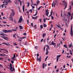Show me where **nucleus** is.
Segmentation results:
<instances>
[{"mask_svg": "<svg viewBox=\"0 0 73 73\" xmlns=\"http://www.w3.org/2000/svg\"><path fill=\"white\" fill-rule=\"evenodd\" d=\"M72 19H73V15H71L70 20H72Z\"/></svg>", "mask_w": 73, "mask_h": 73, "instance_id": "4c0bfd02", "label": "nucleus"}, {"mask_svg": "<svg viewBox=\"0 0 73 73\" xmlns=\"http://www.w3.org/2000/svg\"><path fill=\"white\" fill-rule=\"evenodd\" d=\"M26 38V37H23L22 38H20L22 40V38Z\"/></svg>", "mask_w": 73, "mask_h": 73, "instance_id": "49530a36", "label": "nucleus"}, {"mask_svg": "<svg viewBox=\"0 0 73 73\" xmlns=\"http://www.w3.org/2000/svg\"><path fill=\"white\" fill-rule=\"evenodd\" d=\"M36 60L37 61H39V62H40L41 61V56H40L39 58H37Z\"/></svg>", "mask_w": 73, "mask_h": 73, "instance_id": "20e7f679", "label": "nucleus"}, {"mask_svg": "<svg viewBox=\"0 0 73 73\" xmlns=\"http://www.w3.org/2000/svg\"><path fill=\"white\" fill-rule=\"evenodd\" d=\"M40 29H42L43 28V26H42V25H41L40 26Z\"/></svg>", "mask_w": 73, "mask_h": 73, "instance_id": "c85d7f7f", "label": "nucleus"}, {"mask_svg": "<svg viewBox=\"0 0 73 73\" xmlns=\"http://www.w3.org/2000/svg\"><path fill=\"white\" fill-rule=\"evenodd\" d=\"M69 48H70V47H71V48L72 47V44H70V46H69Z\"/></svg>", "mask_w": 73, "mask_h": 73, "instance_id": "13d9d810", "label": "nucleus"}, {"mask_svg": "<svg viewBox=\"0 0 73 73\" xmlns=\"http://www.w3.org/2000/svg\"><path fill=\"white\" fill-rule=\"evenodd\" d=\"M61 56V55H57L56 56V61L57 62H58V58L59 57H60Z\"/></svg>", "mask_w": 73, "mask_h": 73, "instance_id": "423d86ee", "label": "nucleus"}, {"mask_svg": "<svg viewBox=\"0 0 73 73\" xmlns=\"http://www.w3.org/2000/svg\"><path fill=\"white\" fill-rule=\"evenodd\" d=\"M2 34H0V35H1L2 36H6V35H7L6 34H4V33L3 32H2Z\"/></svg>", "mask_w": 73, "mask_h": 73, "instance_id": "2eb2a0df", "label": "nucleus"}, {"mask_svg": "<svg viewBox=\"0 0 73 73\" xmlns=\"http://www.w3.org/2000/svg\"><path fill=\"white\" fill-rule=\"evenodd\" d=\"M23 35H27V33H23Z\"/></svg>", "mask_w": 73, "mask_h": 73, "instance_id": "338daca9", "label": "nucleus"}, {"mask_svg": "<svg viewBox=\"0 0 73 73\" xmlns=\"http://www.w3.org/2000/svg\"><path fill=\"white\" fill-rule=\"evenodd\" d=\"M21 73H25V71H21Z\"/></svg>", "mask_w": 73, "mask_h": 73, "instance_id": "69168bd1", "label": "nucleus"}, {"mask_svg": "<svg viewBox=\"0 0 73 73\" xmlns=\"http://www.w3.org/2000/svg\"><path fill=\"white\" fill-rule=\"evenodd\" d=\"M42 67L43 68V69H44V68H45V63H44L42 65Z\"/></svg>", "mask_w": 73, "mask_h": 73, "instance_id": "a211bd4d", "label": "nucleus"}, {"mask_svg": "<svg viewBox=\"0 0 73 73\" xmlns=\"http://www.w3.org/2000/svg\"><path fill=\"white\" fill-rule=\"evenodd\" d=\"M51 19L52 20H53V19H54V17H53V16H51Z\"/></svg>", "mask_w": 73, "mask_h": 73, "instance_id": "3c124183", "label": "nucleus"}, {"mask_svg": "<svg viewBox=\"0 0 73 73\" xmlns=\"http://www.w3.org/2000/svg\"><path fill=\"white\" fill-rule=\"evenodd\" d=\"M48 11V10L46 9V12L47 13H48L49 14V11Z\"/></svg>", "mask_w": 73, "mask_h": 73, "instance_id": "cd10ccee", "label": "nucleus"}, {"mask_svg": "<svg viewBox=\"0 0 73 73\" xmlns=\"http://www.w3.org/2000/svg\"><path fill=\"white\" fill-rule=\"evenodd\" d=\"M5 51H6V52H7V53H9V52H8V50H7L5 49Z\"/></svg>", "mask_w": 73, "mask_h": 73, "instance_id": "e433bc0d", "label": "nucleus"}, {"mask_svg": "<svg viewBox=\"0 0 73 73\" xmlns=\"http://www.w3.org/2000/svg\"><path fill=\"white\" fill-rule=\"evenodd\" d=\"M12 60L14 61V60H15V58L13 57V58H12Z\"/></svg>", "mask_w": 73, "mask_h": 73, "instance_id": "09e8293b", "label": "nucleus"}, {"mask_svg": "<svg viewBox=\"0 0 73 73\" xmlns=\"http://www.w3.org/2000/svg\"><path fill=\"white\" fill-rule=\"evenodd\" d=\"M16 35H17V34H14L13 36L14 37H15V36H16Z\"/></svg>", "mask_w": 73, "mask_h": 73, "instance_id": "864d4df0", "label": "nucleus"}, {"mask_svg": "<svg viewBox=\"0 0 73 73\" xmlns=\"http://www.w3.org/2000/svg\"><path fill=\"white\" fill-rule=\"evenodd\" d=\"M36 56H37V58L38 57V56H39V54H36Z\"/></svg>", "mask_w": 73, "mask_h": 73, "instance_id": "a18cd8bd", "label": "nucleus"}, {"mask_svg": "<svg viewBox=\"0 0 73 73\" xmlns=\"http://www.w3.org/2000/svg\"><path fill=\"white\" fill-rule=\"evenodd\" d=\"M11 2H12V1L11 0H8V2L9 3H11Z\"/></svg>", "mask_w": 73, "mask_h": 73, "instance_id": "c9c22d12", "label": "nucleus"}, {"mask_svg": "<svg viewBox=\"0 0 73 73\" xmlns=\"http://www.w3.org/2000/svg\"><path fill=\"white\" fill-rule=\"evenodd\" d=\"M48 58V56H47L45 58V61H46V60H47V58Z\"/></svg>", "mask_w": 73, "mask_h": 73, "instance_id": "c756f323", "label": "nucleus"}, {"mask_svg": "<svg viewBox=\"0 0 73 73\" xmlns=\"http://www.w3.org/2000/svg\"><path fill=\"white\" fill-rule=\"evenodd\" d=\"M37 11H36L35 15H33L34 16H36L37 15Z\"/></svg>", "mask_w": 73, "mask_h": 73, "instance_id": "4be33fe9", "label": "nucleus"}, {"mask_svg": "<svg viewBox=\"0 0 73 73\" xmlns=\"http://www.w3.org/2000/svg\"><path fill=\"white\" fill-rule=\"evenodd\" d=\"M64 53V50H62V53Z\"/></svg>", "mask_w": 73, "mask_h": 73, "instance_id": "e2e57ef3", "label": "nucleus"}, {"mask_svg": "<svg viewBox=\"0 0 73 73\" xmlns=\"http://www.w3.org/2000/svg\"><path fill=\"white\" fill-rule=\"evenodd\" d=\"M10 65L9 66V68H10V72H15V68L13 67H12V65L10 63Z\"/></svg>", "mask_w": 73, "mask_h": 73, "instance_id": "f257e3e1", "label": "nucleus"}, {"mask_svg": "<svg viewBox=\"0 0 73 73\" xmlns=\"http://www.w3.org/2000/svg\"><path fill=\"white\" fill-rule=\"evenodd\" d=\"M46 46L47 47V48H46V49H47V50H49V49H50V48H49V46L48 45H47Z\"/></svg>", "mask_w": 73, "mask_h": 73, "instance_id": "f8f14e48", "label": "nucleus"}, {"mask_svg": "<svg viewBox=\"0 0 73 73\" xmlns=\"http://www.w3.org/2000/svg\"><path fill=\"white\" fill-rule=\"evenodd\" d=\"M64 3H65V7L64 8V9L66 8L67 7V3L66 2V1H64Z\"/></svg>", "mask_w": 73, "mask_h": 73, "instance_id": "6e6552de", "label": "nucleus"}, {"mask_svg": "<svg viewBox=\"0 0 73 73\" xmlns=\"http://www.w3.org/2000/svg\"><path fill=\"white\" fill-rule=\"evenodd\" d=\"M11 11L13 12V16H14L15 15V12L14 11V10H13V9H11Z\"/></svg>", "mask_w": 73, "mask_h": 73, "instance_id": "4468645a", "label": "nucleus"}, {"mask_svg": "<svg viewBox=\"0 0 73 73\" xmlns=\"http://www.w3.org/2000/svg\"><path fill=\"white\" fill-rule=\"evenodd\" d=\"M5 49H3L2 48L0 49V50H5Z\"/></svg>", "mask_w": 73, "mask_h": 73, "instance_id": "052dcab7", "label": "nucleus"}, {"mask_svg": "<svg viewBox=\"0 0 73 73\" xmlns=\"http://www.w3.org/2000/svg\"><path fill=\"white\" fill-rule=\"evenodd\" d=\"M13 44L14 45H17V44H16V43H13Z\"/></svg>", "mask_w": 73, "mask_h": 73, "instance_id": "4d7b16f0", "label": "nucleus"}, {"mask_svg": "<svg viewBox=\"0 0 73 73\" xmlns=\"http://www.w3.org/2000/svg\"><path fill=\"white\" fill-rule=\"evenodd\" d=\"M14 22L15 23V24H16V23H17V21H16L15 20H14Z\"/></svg>", "mask_w": 73, "mask_h": 73, "instance_id": "f704fd0d", "label": "nucleus"}, {"mask_svg": "<svg viewBox=\"0 0 73 73\" xmlns=\"http://www.w3.org/2000/svg\"><path fill=\"white\" fill-rule=\"evenodd\" d=\"M42 6L40 7H39V8L38 9V10H39V9H40V8H42Z\"/></svg>", "mask_w": 73, "mask_h": 73, "instance_id": "473e14b6", "label": "nucleus"}, {"mask_svg": "<svg viewBox=\"0 0 73 73\" xmlns=\"http://www.w3.org/2000/svg\"><path fill=\"white\" fill-rule=\"evenodd\" d=\"M31 5V7H32L33 8V9H34V8H35V6H33V5Z\"/></svg>", "mask_w": 73, "mask_h": 73, "instance_id": "c03bdc74", "label": "nucleus"}, {"mask_svg": "<svg viewBox=\"0 0 73 73\" xmlns=\"http://www.w3.org/2000/svg\"><path fill=\"white\" fill-rule=\"evenodd\" d=\"M48 50H47V49H46V55H48V53H49V51H48Z\"/></svg>", "mask_w": 73, "mask_h": 73, "instance_id": "ddd939ff", "label": "nucleus"}, {"mask_svg": "<svg viewBox=\"0 0 73 73\" xmlns=\"http://www.w3.org/2000/svg\"><path fill=\"white\" fill-rule=\"evenodd\" d=\"M13 58H16V56H15V54H14L13 56Z\"/></svg>", "mask_w": 73, "mask_h": 73, "instance_id": "8fccbe9b", "label": "nucleus"}, {"mask_svg": "<svg viewBox=\"0 0 73 73\" xmlns=\"http://www.w3.org/2000/svg\"><path fill=\"white\" fill-rule=\"evenodd\" d=\"M19 27L20 29H23V27L21 26H19Z\"/></svg>", "mask_w": 73, "mask_h": 73, "instance_id": "6ab92c4d", "label": "nucleus"}, {"mask_svg": "<svg viewBox=\"0 0 73 73\" xmlns=\"http://www.w3.org/2000/svg\"><path fill=\"white\" fill-rule=\"evenodd\" d=\"M11 19L12 20V22H13V18L12 17L10 19Z\"/></svg>", "mask_w": 73, "mask_h": 73, "instance_id": "0e129e2a", "label": "nucleus"}, {"mask_svg": "<svg viewBox=\"0 0 73 73\" xmlns=\"http://www.w3.org/2000/svg\"><path fill=\"white\" fill-rule=\"evenodd\" d=\"M29 12H31V13H32V10L30 9L29 10Z\"/></svg>", "mask_w": 73, "mask_h": 73, "instance_id": "58836bf2", "label": "nucleus"}, {"mask_svg": "<svg viewBox=\"0 0 73 73\" xmlns=\"http://www.w3.org/2000/svg\"><path fill=\"white\" fill-rule=\"evenodd\" d=\"M5 5H7L8 4V3L7 2H6L5 3Z\"/></svg>", "mask_w": 73, "mask_h": 73, "instance_id": "79ce46f5", "label": "nucleus"}, {"mask_svg": "<svg viewBox=\"0 0 73 73\" xmlns=\"http://www.w3.org/2000/svg\"><path fill=\"white\" fill-rule=\"evenodd\" d=\"M46 36V33L42 35V37H44Z\"/></svg>", "mask_w": 73, "mask_h": 73, "instance_id": "a878e982", "label": "nucleus"}, {"mask_svg": "<svg viewBox=\"0 0 73 73\" xmlns=\"http://www.w3.org/2000/svg\"><path fill=\"white\" fill-rule=\"evenodd\" d=\"M52 14H53V11H52V10H51V12L50 13V15L48 17H49L50 16H51L52 15Z\"/></svg>", "mask_w": 73, "mask_h": 73, "instance_id": "9d476101", "label": "nucleus"}, {"mask_svg": "<svg viewBox=\"0 0 73 73\" xmlns=\"http://www.w3.org/2000/svg\"><path fill=\"white\" fill-rule=\"evenodd\" d=\"M43 26L44 27H46L47 25H45V23H43Z\"/></svg>", "mask_w": 73, "mask_h": 73, "instance_id": "393cba45", "label": "nucleus"}, {"mask_svg": "<svg viewBox=\"0 0 73 73\" xmlns=\"http://www.w3.org/2000/svg\"><path fill=\"white\" fill-rule=\"evenodd\" d=\"M6 2H7V3H9L8 2V0H6Z\"/></svg>", "mask_w": 73, "mask_h": 73, "instance_id": "774afa93", "label": "nucleus"}, {"mask_svg": "<svg viewBox=\"0 0 73 73\" xmlns=\"http://www.w3.org/2000/svg\"><path fill=\"white\" fill-rule=\"evenodd\" d=\"M39 21H40V23H41V21H42V19L41 18L39 20Z\"/></svg>", "mask_w": 73, "mask_h": 73, "instance_id": "a19ab883", "label": "nucleus"}, {"mask_svg": "<svg viewBox=\"0 0 73 73\" xmlns=\"http://www.w3.org/2000/svg\"><path fill=\"white\" fill-rule=\"evenodd\" d=\"M56 36H57V34H55L54 35V38H55L56 37Z\"/></svg>", "mask_w": 73, "mask_h": 73, "instance_id": "6e6d98bb", "label": "nucleus"}, {"mask_svg": "<svg viewBox=\"0 0 73 73\" xmlns=\"http://www.w3.org/2000/svg\"><path fill=\"white\" fill-rule=\"evenodd\" d=\"M7 33H9V32H12V31L11 30H7Z\"/></svg>", "mask_w": 73, "mask_h": 73, "instance_id": "f3484780", "label": "nucleus"}, {"mask_svg": "<svg viewBox=\"0 0 73 73\" xmlns=\"http://www.w3.org/2000/svg\"><path fill=\"white\" fill-rule=\"evenodd\" d=\"M27 4H28V5H27V7H29V6L30 5V3H29V2H28L27 3Z\"/></svg>", "mask_w": 73, "mask_h": 73, "instance_id": "b1692460", "label": "nucleus"}, {"mask_svg": "<svg viewBox=\"0 0 73 73\" xmlns=\"http://www.w3.org/2000/svg\"><path fill=\"white\" fill-rule=\"evenodd\" d=\"M64 47H65V48H68L67 47V46L66 45H64Z\"/></svg>", "mask_w": 73, "mask_h": 73, "instance_id": "de8ad7c7", "label": "nucleus"}, {"mask_svg": "<svg viewBox=\"0 0 73 73\" xmlns=\"http://www.w3.org/2000/svg\"><path fill=\"white\" fill-rule=\"evenodd\" d=\"M14 2L15 4H17V0H15V1H14Z\"/></svg>", "mask_w": 73, "mask_h": 73, "instance_id": "5701e85b", "label": "nucleus"}, {"mask_svg": "<svg viewBox=\"0 0 73 73\" xmlns=\"http://www.w3.org/2000/svg\"><path fill=\"white\" fill-rule=\"evenodd\" d=\"M27 24H29V20H28L27 21Z\"/></svg>", "mask_w": 73, "mask_h": 73, "instance_id": "680f3d73", "label": "nucleus"}, {"mask_svg": "<svg viewBox=\"0 0 73 73\" xmlns=\"http://www.w3.org/2000/svg\"><path fill=\"white\" fill-rule=\"evenodd\" d=\"M44 23H45V22H46V20H45V19H44Z\"/></svg>", "mask_w": 73, "mask_h": 73, "instance_id": "5fc2aeb1", "label": "nucleus"}, {"mask_svg": "<svg viewBox=\"0 0 73 73\" xmlns=\"http://www.w3.org/2000/svg\"><path fill=\"white\" fill-rule=\"evenodd\" d=\"M2 32H4V33H7V30H3L2 31Z\"/></svg>", "mask_w": 73, "mask_h": 73, "instance_id": "9b49d317", "label": "nucleus"}, {"mask_svg": "<svg viewBox=\"0 0 73 73\" xmlns=\"http://www.w3.org/2000/svg\"><path fill=\"white\" fill-rule=\"evenodd\" d=\"M23 44H24V42H23V43H21L20 44L22 46H23V45H22L23 44Z\"/></svg>", "mask_w": 73, "mask_h": 73, "instance_id": "7c9ffc66", "label": "nucleus"}, {"mask_svg": "<svg viewBox=\"0 0 73 73\" xmlns=\"http://www.w3.org/2000/svg\"><path fill=\"white\" fill-rule=\"evenodd\" d=\"M25 7V5H24L23 6V12H24V7Z\"/></svg>", "mask_w": 73, "mask_h": 73, "instance_id": "aec40b11", "label": "nucleus"}, {"mask_svg": "<svg viewBox=\"0 0 73 73\" xmlns=\"http://www.w3.org/2000/svg\"><path fill=\"white\" fill-rule=\"evenodd\" d=\"M31 24L32 27H33V23H31Z\"/></svg>", "mask_w": 73, "mask_h": 73, "instance_id": "2f4dec72", "label": "nucleus"}, {"mask_svg": "<svg viewBox=\"0 0 73 73\" xmlns=\"http://www.w3.org/2000/svg\"><path fill=\"white\" fill-rule=\"evenodd\" d=\"M39 3H40V1L38 0L37 1V5H38V4H39Z\"/></svg>", "mask_w": 73, "mask_h": 73, "instance_id": "bb28decb", "label": "nucleus"}, {"mask_svg": "<svg viewBox=\"0 0 73 73\" xmlns=\"http://www.w3.org/2000/svg\"><path fill=\"white\" fill-rule=\"evenodd\" d=\"M8 44L5 43H2V44H5V45H7V46H8L9 45H10L11 46V45H10V44H9V43H8Z\"/></svg>", "mask_w": 73, "mask_h": 73, "instance_id": "1a4fd4ad", "label": "nucleus"}, {"mask_svg": "<svg viewBox=\"0 0 73 73\" xmlns=\"http://www.w3.org/2000/svg\"><path fill=\"white\" fill-rule=\"evenodd\" d=\"M37 17H38V16H36V17H32V19H34V20H36V19H37Z\"/></svg>", "mask_w": 73, "mask_h": 73, "instance_id": "0eeeda50", "label": "nucleus"}, {"mask_svg": "<svg viewBox=\"0 0 73 73\" xmlns=\"http://www.w3.org/2000/svg\"><path fill=\"white\" fill-rule=\"evenodd\" d=\"M27 42H25V43H24V45H27Z\"/></svg>", "mask_w": 73, "mask_h": 73, "instance_id": "72a5a7b5", "label": "nucleus"}, {"mask_svg": "<svg viewBox=\"0 0 73 73\" xmlns=\"http://www.w3.org/2000/svg\"><path fill=\"white\" fill-rule=\"evenodd\" d=\"M68 15H69V16H71V14H70V12H69L68 13Z\"/></svg>", "mask_w": 73, "mask_h": 73, "instance_id": "37998d69", "label": "nucleus"}, {"mask_svg": "<svg viewBox=\"0 0 73 73\" xmlns=\"http://www.w3.org/2000/svg\"><path fill=\"white\" fill-rule=\"evenodd\" d=\"M73 25H71V31H70V35L72 37L73 36Z\"/></svg>", "mask_w": 73, "mask_h": 73, "instance_id": "f03ea898", "label": "nucleus"}, {"mask_svg": "<svg viewBox=\"0 0 73 73\" xmlns=\"http://www.w3.org/2000/svg\"><path fill=\"white\" fill-rule=\"evenodd\" d=\"M0 36L1 37H2V38H3L5 40H7V41H8V37H7L6 36H4L5 37H3V36Z\"/></svg>", "mask_w": 73, "mask_h": 73, "instance_id": "39448f33", "label": "nucleus"}, {"mask_svg": "<svg viewBox=\"0 0 73 73\" xmlns=\"http://www.w3.org/2000/svg\"><path fill=\"white\" fill-rule=\"evenodd\" d=\"M56 44L54 42H53V41H52L51 44V45H55Z\"/></svg>", "mask_w": 73, "mask_h": 73, "instance_id": "412c9836", "label": "nucleus"}, {"mask_svg": "<svg viewBox=\"0 0 73 73\" xmlns=\"http://www.w3.org/2000/svg\"><path fill=\"white\" fill-rule=\"evenodd\" d=\"M43 39H42L41 40H40V42H42V41H43Z\"/></svg>", "mask_w": 73, "mask_h": 73, "instance_id": "bf43d9fd", "label": "nucleus"}, {"mask_svg": "<svg viewBox=\"0 0 73 73\" xmlns=\"http://www.w3.org/2000/svg\"><path fill=\"white\" fill-rule=\"evenodd\" d=\"M37 46H35V48L36 49H37Z\"/></svg>", "mask_w": 73, "mask_h": 73, "instance_id": "603ef678", "label": "nucleus"}, {"mask_svg": "<svg viewBox=\"0 0 73 73\" xmlns=\"http://www.w3.org/2000/svg\"><path fill=\"white\" fill-rule=\"evenodd\" d=\"M18 1L20 3V5L21 6V5L22 4V2H21V1L20 0H18Z\"/></svg>", "mask_w": 73, "mask_h": 73, "instance_id": "dca6fc26", "label": "nucleus"}, {"mask_svg": "<svg viewBox=\"0 0 73 73\" xmlns=\"http://www.w3.org/2000/svg\"><path fill=\"white\" fill-rule=\"evenodd\" d=\"M46 47V46H44V49L43 50H44V52H45V47Z\"/></svg>", "mask_w": 73, "mask_h": 73, "instance_id": "ea45409f", "label": "nucleus"}, {"mask_svg": "<svg viewBox=\"0 0 73 73\" xmlns=\"http://www.w3.org/2000/svg\"><path fill=\"white\" fill-rule=\"evenodd\" d=\"M22 16H21L20 18H19V19L18 21V23H21V21H23V18H22Z\"/></svg>", "mask_w": 73, "mask_h": 73, "instance_id": "7ed1b4c3", "label": "nucleus"}]
</instances>
